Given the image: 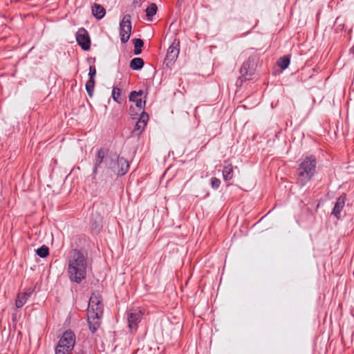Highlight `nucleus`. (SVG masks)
<instances>
[{
  "label": "nucleus",
  "instance_id": "4468645a",
  "mask_svg": "<svg viewBox=\"0 0 354 354\" xmlns=\"http://www.w3.org/2000/svg\"><path fill=\"white\" fill-rule=\"evenodd\" d=\"M34 290L28 288L23 292L18 293L15 300V306L17 308H21L27 301L28 299L32 295Z\"/></svg>",
  "mask_w": 354,
  "mask_h": 354
},
{
  "label": "nucleus",
  "instance_id": "6ab92c4d",
  "mask_svg": "<svg viewBox=\"0 0 354 354\" xmlns=\"http://www.w3.org/2000/svg\"><path fill=\"white\" fill-rule=\"evenodd\" d=\"M223 178L227 181L233 178V167L231 164L226 165L223 169Z\"/></svg>",
  "mask_w": 354,
  "mask_h": 354
},
{
  "label": "nucleus",
  "instance_id": "f03ea898",
  "mask_svg": "<svg viewBox=\"0 0 354 354\" xmlns=\"http://www.w3.org/2000/svg\"><path fill=\"white\" fill-rule=\"evenodd\" d=\"M317 160L315 156L305 157L297 169V184L305 186L313 178L316 171Z\"/></svg>",
  "mask_w": 354,
  "mask_h": 354
},
{
  "label": "nucleus",
  "instance_id": "423d86ee",
  "mask_svg": "<svg viewBox=\"0 0 354 354\" xmlns=\"http://www.w3.org/2000/svg\"><path fill=\"white\" fill-rule=\"evenodd\" d=\"M131 28V15H125L120 23V37L122 43L125 44L129 41Z\"/></svg>",
  "mask_w": 354,
  "mask_h": 354
},
{
  "label": "nucleus",
  "instance_id": "f8f14e48",
  "mask_svg": "<svg viewBox=\"0 0 354 354\" xmlns=\"http://www.w3.org/2000/svg\"><path fill=\"white\" fill-rule=\"evenodd\" d=\"M346 201V194H341L336 200L334 207L333 208L331 215L334 216L337 220H340L342 218L341 212L345 205Z\"/></svg>",
  "mask_w": 354,
  "mask_h": 354
},
{
  "label": "nucleus",
  "instance_id": "9b49d317",
  "mask_svg": "<svg viewBox=\"0 0 354 354\" xmlns=\"http://www.w3.org/2000/svg\"><path fill=\"white\" fill-rule=\"evenodd\" d=\"M93 311L94 313H103V307L101 304V297L99 295H96L95 293H93L90 297L87 313H91Z\"/></svg>",
  "mask_w": 354,
  "mask_h": 354
},
{
  "label": "nucleus",
  "instance_id": "0eeeda50",
  "mask_svg": "<svg viewBox=\"0 0 354 354\" xmlns=\"http://www.w3.org/2000/svg\"><path fill=\"white\" fill-rule=\"evenodd\" d=\"M143 315V311L140 308H133L128 310L127 313L128 326L131 332L137 330Z\"/></svg>",
  "mask_w": 354,
  "mask_h": 354
},
{
  "label": "nucleus",
  "instance_id": "20e7f679",
  "mask_svg": "<svg viewBox=\"0 0 354 354\" xmlns=\"http://www.w3.org/2000/svg\"><path fill=\"white\" fill-rule=\"evenodd\" d=\"M76 337L71 329L65 330L55 346V354H69L74 348Z\"/></svg>",
  "mask_w": 354,
  "mask_h": 354
},
{
  "label": "nucleus",
  "instance_id": "6e6552de",
  "mask_svg": "<svg viewBox=\"0 0 354 354\" xmlns=\"http://www.w3.org/2000/svg\"><path fill=\"white\" fill-rule=\"evenodd\" d=\"M114 163L115 165L111 169V174H114L118 176H122L128 172L129 163L124 157L115 153Z\"/></svg>",
  "mask_w": 354,
  "mask_h": 354
},
{
  "label": "nucleus",
  "instance_id": "7c9ffc66",
  "mask_svg": "<svg viewBox=\"0 0 354 354\" xmlns=\"http://www.w3.org/2000/svg\"><path fill=\"white\" fill-rule=\"evenodd\" d=\"M86 92H87L88 96L90 97H92L93 95L94 89L88 88V89H86Z\"/></svg>",
  "mask_w": 354,
  "mask_h": 354
},
{
  "label": "nucleus",
  "instance_id": "a878e982",
  "mask_svg": "<svg viewBox=\"0 0 354 354\" xmlns=\"http://www.w3.org/2000/svg\"><path fill=\"white\" fill-rule=\"evenodd\" d=\"M210 184H211V187L213 189H216L219 187V186L221 185V180H220V179H218L216 177H212L210 179Z\"/></svg>",
  "mask_w": 354,
  "mask_h": 354
},
{
  "label": "nucleus",
  "instance_id": "2eb2a0df",
  "mask_svg": "<svg viewBox=\"0 0 354 354\" xmlns=\"http://www.w3.org/2000/svg\"><path fill=\"white\" fill-rule=\"evenodd\" d=\"M102 226H103L102 216L98 213L92 214V218H91L92 230L94 231L95 233H98L102 230Z\"/></svg>",
  "mask_w": 354,
  "mask_h": 354
},
{
  "label": "nucleus",
  "instance_id": "cd10ccee",
  "mask_svg": "<svg viewBox=\"0 0 354 354\" xmlns=\"http://www.w3.org/2000/svg\"><path fill=\"white\" fill-rule=\"evenodd\" d=\"M96 75V68L95 66H90L88 72V79L95 80Z\"/></svg>",
  "mask_w": 354,
  "mask_h": 354
},
{
  "label": "nucleus",
  "instance_id": "412c9836",
  "mask_svg": "<svg viewBox=\"0 0 354 354\" xmlns=\"http://www.w3.org/2000/svg\"><path fill=\"white\" fill-rule=\"evenodd\" d=\"M158 7L156 3H151L149 4V6L146 9V16L147 19L149 21H152V17L153 15H155L157 12Z\"/></svg>",
  "mask_w": 354,
  "mask_h": 354
},
{
  "label": "nucleus",
  "instance_id": "a211bd4d",
  "mask_svg": "<svg viewBox=\"0 0 354 354\" xmlns=\"http://www.w3.org/2000/svg\"><path fill=\"white\" fill-rule=\"evenodd\" d=\"M145 64V62L141 57H135L133 58L129 64V67L133 71H140L141 70Z\"/></svg>",
  "mask_w": 354,
  "mask_h": 354
},
{
  "label": "nucleus",
  "instance_id": "f257e3e1",
  "mask_svg": "<svg viewBox=\"0 0 354 354\" xmlns=\"http://www.w3.org/2000/svg\"><path fill=\"white\" fill-rule=\"evenodd\" d=\"M88 260L86 255L78 249L70 254L67 272L71 281L80 283L86 277Z\"/></svg>",
  "mask_w": 354,
  "mask_h": 354
},
{
  "label": "nucleus",
  "instance_id": "c85d7f7f",
  "mask_svg": "<svg viewBox=\"0 0 354 354\" xmlns=\"http://www.w3.org/2000/svg\"><path fill=\"white\" fill-rule=\"evenodd\" d=\"M143 94V91L140 90L138 91H133L130 93L129 99V100H133V96H141Z\"/></svg>",
  "mask_w": 354,
  "mask_h": 354
},
{
  "label": "nucleus",
  "instance_id": "c756f323",
  "mask_svg": "<svg viewBox=\"0 0 354 354\" xmlns=\"http://www.w3.org/2000/svg\"><path fill=\"white\" fill-rule=\"evenodd\" d=\"M86 89H94L95 88V80L88 79L85 85Z\"/></svg>",
  "mask_w": 354,
  "mask_h": 354
},
{
  "label": "nucleus",
  "instance_id": "393cba45",
  "mask_svg": "<svg viewBox=\"0 0 354 354\" xmlns=\"http://www.w3.org/2000/svg\"><path fill=\"white\" fill-rule=\"evenodd\" d=\"M121 94V89L118 87H113L112 91V97L114 101L117 102L118 103H121L122 99L120 98Z\"/></svg>",
  "mask_w": 354,
  "mask_h": 354
},
{
  "label": "nucleus",
  "instance_id": "473e14b6",
  "mask_svg": "<svg viewBox=\"0 0 354 354\" xmlns=\"http://www.w3.org/2000/svg\"><path fill=\"white\" fill-rule=\"evenodd\" d=\"M350 53H353L354 55V45L353 46V47L351 48L350 50Z\"/></svg>",
  "mask_w": 354,
  "mask_h": 354
},
{
  "label": "nucleus",
  "instance_id": "f3484780",
  "mask_svg": "<svg viewBox=\"0 0 354 354\" xmlns=\"http://www.w3.org/2000/svg\"><path fill=\"white\" fill-rule=\"evenodd\" d=\"M93 15L97 19H102L106 13V10L103 6L100 4L95 3L91 8Z\"/></svg>",
  "mask_w": 354,
  "mask_h": 354
},
{
  "label": "nucleus",
  "instance_id": "1a4fd4ad",
  "mask_svg": "<svg viewBox=\"0 0 354 354\" xmlns=\"http://www.w3.org/2000/svg\"><path fill=\"white\" fill-rule=\"evenodd\" d=\"M76 41L79 46L84 50H88L91 48V39L87 30L84 28H80L76 32Z\"/></svg>",
  "mask_w": 354,
  "mask_h": 354
},
{
  "label": "nucleus",
  "instance_id": "39448f33",
  "mask_svg": "<svg viewBox=\"0 0 354 354\" xmlns=\"http://www.w3.org/2000/svg\"><path fill=\"white\" fill-rule=\"evenodd\" d=\"M180 41L174 39L171 44L167 49L166 57L164 60V64L167 68H170L176 62L179 54Z\"/></svg>",
  "mask_w": 354,
  "mask_h": 354
},
{
  "label": "nucleus",
  "instance_id": "72a5a7b5",
  "mask_svg": "<svg viewBox=\"0 0 354 354\" xmlns=\"http://www.w3.org/2000/svg\"><path fill=\"white\" fill-rule=\"evenodd\" d=\"M137 97L138 96H133V101L135 100H137L138 99ZM130 101L132 102V100H130Z\"/></svg>",
  "mask_w": 354,
  "mask_h": 354
},
{
  "label": "nucleus",
  "instance_id": "dca6fc26",
  "mask_svg": "<svg viewBox=\"0 0 354 354\" xmlns=\"http://www.w3.org/2000/svg\"><path fill=\"white\" fill-rule=\"evenodd\" d=\"M148 120V114L145 111H142L138 122L136 123L133 131H138L139 133H140L145 129V127L147 125Z\"/></svg>",
  "mask_w": 354,
  "mask_h": 354
},
{
  "label": "nucleus",
  "instance_id": "7ed1b4c3",
  "mask_svg": "<svg viewBox=\"0 0 354 354\" xmlns=\"http://www.w3.org/2000/svg\"><path fill=\"white\" fill-rule=\"evenodd\" d=\"M114 158L115 153H109L108 150L104 148L98 149L95 158L92 178L95 179L96 178L98 169L102 167L106 169V174L111 176V169L115 165Z\"/></svg>",
  "mask_w": 354,
  "mask_h": 354
},
{
  "label": "nucleus",
  "instance_id": "b1692460",
  "mask_svg": "<svg viewBox=\"0 0 354 354\" xmlns=\"http://www.w3.org/2000/svg\"><path fill=\"white\" fill-rule=\"evenodd\" d=\"M36 254L41 258H46L49 255V248L47 245H43L36 250Z\"/></svg>",
  "mask_w": 354,
  "mask_h": 354
},
{
  "label": "nucleus",
  "instance_id": "9d476101",
  "mask_svg": "<svg viewBox=\"0 0 354 354\" xmlns=\"http://www.w3.org/2000/svg\"><path fill=\"white\" fill-rule=\"evenodd\" d=\"M103 313H87V322L89 330L91 333H95L101 325V319Z\"/></svg>",
  "mask_w": 354,
  "mask_h": 354
},
{
  "label": "nucleus",
  "instance_id": "ddd939ff",
  "mask_svg": "<svg viewBox=\"0 0 354 354\" xmlns=\"http://www.w3.org/2000/svg\"><path fill=\"white\" fill-rule=\"evenodd\" d=\"M245 71L243 70L242 65L240 68L241 76L237 79L236 82V86H241L243 82L250 80L254 75L255 71L252 67L248 65L245 66Z\"/></svg>",
  "mask_w": 354,
  "mask_h": 354
},
{
  "label": "nucleus",
  "instance_id": "aec40b11",
  "mask_svg": "<svg viewBox=\"0 0 354 354\" xmlns=\"http://www.w3.org/2000/svg\"><path fill=\"white\" fill-rule=\"evenodd\" d=\"M258 60H259V57H258L257 55L252 54V55H250L249 57L248 58V59L245 62H244L243 64V71L246 70L245 66H248V65L249 66L252 67L255 70V66H256V64L258 62Z\"/></svg>",
  "mask_w": 354,
  "mask_h": 354
},
{
  "label": "nucleus",
  "instance_id": "5701e85b",
  "mask_svg": "<svg viewBox=\"0 0 354 354\" xmlns=\"http://www.w3.org/2000/svg\"><path fill=\"white\" fill-rule=\"evenodd\" d=\"M290 63V58L288 55H285L280 57L277 60V65L281 70L286 69Z\"/></svg>",
  "mask_w": 354,
  "mask_h": 354
},
{
  "label": "nucleus",
  "instance_id": "bb28decb",
  "mask_svg": "<svg viewBox=\"0 0 354 354\" xmlns=\"http://www.w3.org/2000/svg\"><path fill=\"white\" fill-rule=\"evenodd\" d=\"M133 102L136 103V107L138 108L140 110L145 109L146 104L145 100L142 101V99L138 98L137 100H135Z\"/></svg>",
  "mask_w": 354,
  "mask_h": 354
},
{
  "label": "nucleus",
  "instance_id": "4be33fe9",
  "mask_svg": "<svg viewBox=\"0 0 354 354\" xmlns=\"http://www.w3.org/2000/svg\"><path fill=\"white\" fill-rule=\"evenodd\" d=\"M134 45L133 53L136 55H140L142 53V48L144 46V41L142 39L136 38L132 40Z\"/></svg>",
  "mask_w": 354,
  "mask_h": 354
},
{
  "label": "nucleus",
  "instance_id": "2f4dec72",
  "mask_svg": "<svg viewBox=\"0 0 354 354\" xmlns=\"http://www.w3.org/2000/svg\"><path fill=\"white\" fill-rule=\"evenodd\" d=\"M133 109H134V108L132 107V106H131L130 109H129V111H130L129 113H130L131 115H133V113L132 112V110H133Z\"/></svg>",
  "mask_w": 354,
  "mask_h": 354
}]
</instances>
